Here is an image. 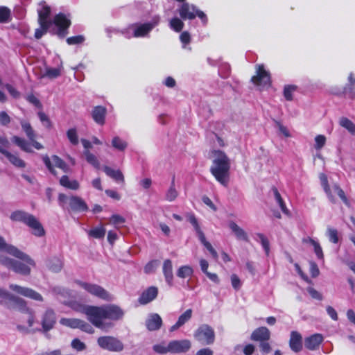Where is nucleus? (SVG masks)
Instances as JSON below:
<instances>
[{
    "label": "nucleus",
    "instance_id": "nucleus-1",
    "mask_svg": "<svg viewBox=\"0 0 355 355\" xmlns=\"http://www.w3.org/2000/svg\"><path fill=\"white\" fill-rule=\"evenodd\" d=\"M75 309L86 315L87 320L93 325L104 331H107L114 326L113 322L107 320H118L123 316V310L114 304L101 306L79 305Z\"/></svg>",
    "mask_w": 355,
    "mask_h": 355
},
{
    "label": "nucleus",
    "instance_id": "nucleus-2",
    "mask_svg": "<svg viewBox=\"0 0 355 355\" xmlns=\"http://www.w3.org/2000/svg\"><path fill=\"white\" fill-rule=\"evenodd\" d=\"M7 253L16 257L19 260L10 259L3 254H0V264L6 266L8 269L12 270L16 273L25 276L30 275L31 267L35 266V263L33 259L15 246L8 247Z\"/></svg>",
    "mask_w": 355,
    "mask_h": 355
},
{
    "label": "nucleus",
    "instance_id": "nucleus-3",
    "mask_svg": "<svg viewBox=\"0 0 355 355\" xmlns=\"http://www.w3.org/2000/svg\"><path fill=\"white\" fill-rule=\"evenodd\" d=\"M212 164L210 173L216 180L224 187H227L230 180L231 162L226 153L220 150H213L211 152Z\"/></svg>",
    "mask_w": 355,
    "mask_h": 355
},
{
    "label": "nucleus",
    "instance_id": "nucleus-4",
    "mask_svg": "<svg viewBox=\"0 0 355 355\" xmlns=\"http://www.w3.org/2000/svg\"><path fill=\"white\" fill-rule=\"evenodd\" d=\"M39 5L41 6L40 8L37 9L38 22L40 26L46 27L48 24L52 25L54 24L59 28L60 31L66 29L70 26V20L62 13L55 15L53 21L49 19L51 8L44 1H41Z\"/></svg>",
    "mask_w": 355,
    "mask_h": 355
},
{
    "label": "nucleus",
    "instance_id": "nucleus-5",
    "mask_svg": "<svg viewBox=\"0 0 355 355\" xmlns=\"http://www.w3.org/2000/svg\"><path fill=\"white\" fill-rule=\"evenodd\" d=\"M13 221L21 222L32 229V233L38 237L42 236L45 231L40 221L32 214L24 211L17 210L13 211L10 216Z\"/></svg>",
    "mask_w": 355,
    "mask_h": 355
},
{
    "label": "nucleus",
    "instance_id": "nucleus-6",
    "mask_svg": "<svg viewBox=\"0 0 355 355\" xmlns=\"http://www.w3.org/2000/svg\"><path fill=\"white\" fill-rule=\"evenodd\" d=\"M159 17H155L149 23L132 24L128 27L127 32L129 34L130 32L132 31V33L131 35H128V37H140L146 36L150 31L159 24Z\"/></svg>",
    "mask_w": 355,
    "mask_h": 355
},
{
    "label": "nucleus",
    "instance_id": "nucleus-7",
    "mask_svg": "<svg viewBox=\"0 0 355 355\" xmlns=\"http://www.w3.org/2000/svg\"><path fill=\"white\" fill-rule=\"evenodd\" d=\"M178 13L180 17L184 20H192L198 16L204 23L207 21L205 14L197 9L194 5L189 4V3H183L178 9Z\"/></svg>",
    "mask_w": 355,
    "mask_h": 355
},
{
    "label": "nucleus",
    "instance_id": "nucleus-8",
    "mask_svg": "<svg viewBox=\"0 0 355 355\" xmlns=\"http://www.w3.org/2000/svg\"><path fill=\"white\" fill-rule=\"evenodd\" d=\"M76 283L91 295L105 301L112 300V296L99 285L77 281Z\"/></svg>",
    "mask_w": 355,
    "mask_h": 355
},
{
    "label": "nucleus",
    "instance_id": "nucleus-9",
    "mask_svg": "<svg viewBox=\"0 0 355 355\" xmlns=\"http://www.w3.org/2000/svg\"><path fill=\"white\" fill-rule=\"evenodd\" d=\"M100 347L110 352H119L123 349V344L121 340L113 336H101L97 340Z\"/></svg>",
    "mask_w": 355,
    "mask_h": 355
},
{
    "label": "nucleus",
    "instance_id": "nucleus-10",
    "mask_svg": "<svg viewBox=\"0 0 355 355\" xmlns=\"http://www.w3.org/2000/svg\"><path fill=\"white\" fill-rule=\"evenodd\" d=\"M194 338L202 345L212 344L215 339L214 331L210 326L202 324L196 331Z\"/></svg>",
    "mask_w": 355,
    "mask_h": 355
},
{
    "label": "nucleus",
    "instance_id": "nucleus-11",
    "mask_svg": "<svg viewBox=\"0 0 355 355\" xmlns=\"http://www.w3.org/2000/svg\"><path fill=\"white\" fill-rule=\"evenodd\" d=\"M43 162L49 171L53 175H57L54 166L62 169L64 173H69L70 171V168L67 164L57 155H53L51 158L48 155H45L43 157Z\"/></svg>",
    "mask_w": 355,
    "mask_h": 355
},
{
    "label": "nucleus",
    "instance_id": "nucleus-12",
    "mask_svg": "<svg viewBox=\"0 0 355 355\" xmlns=\"http://www.w3.org/2000/svg\"><path fill=\"white\" fill-rule=\"evenodd\" d=\"M9 288L14 292L21 295L26 297L31 298L32 300L42 302L43 297L42 296L37 293V291H34L32 288H28V287H23L21 286H19L17 284H11L9 286Z\"/></svg>",
    "mask_w": 355,
    "mask_h": 355
},
{
    "label": "nucleus",
    "instance_id": "nucleus-13",
    "mask_svg": "<svg viewBox=\"0 0 355 355\" xmlns=\"http://www.w3.org/2000/svg\"><path fill=\"white\" fill-rule=\"evenodd\" d=\"M252 81L257 85L263 87L270 85V74L264 69L263 65L257 66V75L252 78Z\"/></svg>",
    "mask_w": 355,
    "mask_h": 355
},
{
    "label": "nucleus",
    "instance_id": "nucleus-14",
    "mask_svg": "<svg viewBox=\"0 0 355 355\" xmlns=\"http://www.w3.org/2000/svg\"><path fill=\"white\" fill-rule=\"evenodd\" d=\"M56 322V317L54 311L52 309H47L42 316L41 324L42 327V330L44 332H47L53 328Z\"/></svg>",
    "mask_w": 355,
    "mask_h": 355
},
{
    "label": "nucleus",
    "instance_id": "nucleus-15",
    "mask_svg": "<svg viewBox=\"0 0 355 355\" xmlns=\"http://www.w3.org/2000/svg\"><path fill=\"white\" fill-rule=\"evenodd\" d=\"M191 347L188 340H172L168 343V349L171 353H182L187 352Z\"/></svg>",
    "mask_w": 355,
    "mask_h": 355
},
{
    "label": "nucleus",
    "instance_id": "nucleus-16",
    "mask_svg": "<svg viewBox=\"0 0 355 355\" xmlns=\"http://www.w3.org/2000/svg\"><path fill=\"white\" fill-rule=\"evenodd\" d=\"M158 294V288L155 286H150L143 291L138 299L141 304H146L155 300Z\"/></svg>",
    "mask_w": 355,
    "mask_h": 355
},
{
    "label": "nucleus",
    "instance_id": "nucleus-17",
    "mask_svg": "<svg viewBox=\"0 0 355 355\" xmlns=\"http://www.w3.org/2000/svg\"><path fill=\"white\" fill-rule=\"evenodd\" d=\"M270 338V331L266 327H261L256 329L251 334L250 339L256 342L269 340Z\"/></svg>",
    "mask_w": 355,
    "mask_h": 355
},
{
    "label": "nucleus",
    "instance_id": "nucleus-18",
    "mask_svg": "<svg viewBox=\"0 0 355 355\" xmlns=\"http://www.w3.org/2000/svg\"><path fill=\"white\" fill-rule=\"evenodd\" d=\"M228 227L234 234L236 239L248 242L249 241V237L247 232L240 226H239L234 221H230Z\"/></svg>",
    "mask_w": 355,
    "mask_h": 355
},
{
    "label": "nucleus",
    "instance_id": "nucleus-19",
    "mask_svg": "<svg viewBox=\"0 0 355 355\" xmlns=\"http://www.w3.org/2000/svg\"><path fill=\"white\" fill-rule=\"evenodd\" d=\"M289 346L295 352H299L302 349V337L301 334L295 331L291 333Z\"/></svg>",
    "mask_w": 355,
    "mask_h": 355
},
{
    "label": "nucleus",
    "instance_id": "nucleus-20",
    "mask_svg": "<svg viewBox=\"0 0 355 355\" xmlns=\"http://www.w3.org/2000/svg\"><path fill=\"white\" fill-rule=\"evenodd\" d=\"M27 313H28V318L27 320L28 327H26L22 324H18L17 326V329L19 331L24 333V334L35 333L36 331H40L41 329H40L32 328L33 326V324L35 322V315H34L33 311L32 310H31Z\"/></svg>",
    "mask_w": 355,
    "mask_h": 355
},
{
    "label": "nucleus",
    "instance_id": "nucleus-21",
    "mask_svg": "<svg viewBox=\"0 0 355 355\" xmlns=\"http://www.w3.org/2000/svg\"><path fill=\"white\" fill-rule=\"evenodd\" d=\"M69 205L71 210L74 211H85L88 207L85 202L78 196H72L69 200Z\"/></svg>",
    "mask_w": 355,
    "mask_h": 355
},
{
    "label": "nucleus",
    "instance_id": "nucleus-22",
    "mask_svg": "<svg viewBox=\"0 0 355 355\" xmlns=\"http://www.w3.org/2000/svg\"><path fill=\"white\" fill-rule=\"evenodd\" d=\"M162 324V320L157 313L150 314L146 321V325L149 331L159 329Z\"/></svg>",
    "mask_w": 355,
    "mask_h": 355
},
{
    "label": "nucleus",
    "instance_id": "nucleus-23",
    "mask_svg": "<svg viewBox=\"0 0 355 355\" xmlns=\"http://www.w3.org/2000/svg\"><path fill=\"white\" fill-rule=\"evenodd\" d=\"M323 340L321 334H315L305 339V347L309 350L317 349Z\"/></svg>",
    "mask_w": 355,
    "mask_h": 355
},
{
    "label": "nucleus",
    "instance_id": "nucleus-24",
    "mask_svg": "<svg viewBox=\"0 0 355 355\" xmlns=\"http://www.w3.org/2000/svg\"><path fill=\"white\" fill-rule=\"evenodd\" d=\"M192 310L191 309L186 310L182 314H181L176 323L170 328V331H174L178 329L180 327L183 326L192 317Z\"/></svg>",
    "mask_w": 355,
    "mask_h": 355
},
{
    "label": "nucleus",
    "instance_id": "nucleus-25",
    "mask_svg": "<svg viewBox=\"0 0 355 355\" xmlns=\"http://www.w3.org/2000/svg\"><path fill=\"white\" fill-rule=\"evenodd\" d=\"M162 270L166 282L169 286H171L173 284V265L170 259H166L164 261Z\"/></svg>",
    "mask_w": 355,
    "mask_h": 355
},
{
    "label": "nucleus",
    "instance_id": "nucleus-26",
    "mask_svg": "<svg viewBox=\"0 0 355 355\" xmlns=\"http://www.w3.org/2000/svg\"><path fill=\"white\" fill-rule=\"evenodd\" d=\"M106 114V108L103 106H96L92 110V118L96 123L99 125L105 123V117Z\"/></svg>",
    "mask_w": 355,
    "mask_h": 355
},
{
    "label": "nucleus",
    "instance_id": "nucleus-27",
    "mask_svg": "<svg viewBox=\"0 0 355 355\" xmlns=\"http://www.w3.org/2000/svg\"><path fill=\"white\" fill-rule=\"evenodd\" d=\"M12 141L19 146L21 150L27 153H32L33 150L30 144L23 138L17 136H13L11 139Z\"/></svg>",
    "mask_w": 355,
    "mask_h": 355
},
{
    "label": "nucleus",
    "instance_id": "nucleus-28",
    "mask_svg": "<svg viewBox=\"0 0 355 355\" xmlns=\"http://www.w3.org/2000/svg\"><path fill=\"white\" fill-rule=\"evenodd\" d=\"M60 184L67 189L77 190L79 189V183L77 180H69L67 175H63L60 179Z\"/></svg>",
    "mask_w": 355,
    "mask_h": 355
},
{
    "label": "nucleus",
    "instance_id": "nucleus-29",
    "mask_svg": "<svg viewBox=\"0 0 355 355\" xmlns=\"http://www.w3.org/2000/svg\"><path fill=\"white\" fill-rule=\"evenodd\" d=\"M178 196V191L175 189V177L173 176L171 180V186L166 191L165 194V200L168 202L174 201Z\"/></svg>",
    "mask_w": 355,
    "mask_h": 355
},
{
    "label": "nucleus",
    "instance_id": "nucleus-30",
    "mask_svg": "<svg viewBox=\"0 0 355 355\" xmlns=\"http://www.w3.org/2000/svg\"><path fill=\"white\" fill-rule=\"evenodd\" d=\"M103 169L106 175L109 177L116 181H120L121 182H124L123 175L119 170L116 171L107 166H104Z\"/></svg>",
    "mask_w": 355,
    "mask_h": 355
},
{
    "label": "nucleus",
    "instance_id": "nucleus-31",
    "mask_svg": "<svg viewBox=\"0 0 355 355\" xmlns=\"http://www.w3.org/2000/svg\"><path fill=\"white\" fill-rule=\"evenodd\" d=\"M320 179L321 181L322 186L326 194L327 195L329 199L331 200V202H336L335 198L333 196V193L331 192V189L329 187V186L328 184L327 177L324 174L322 173L320 175Z\"/></svg>",
    "mask_w": 355,
    "mask_h": 355
},
{
    "label": "nucleus",
    "instance_id": "nucleus-32",
    "mask_svg": "<svg viewBox=\"0 0 355 355\" xmlns=\"http://www.w3.org/2000/svg\"><path fill=\"white\" fill-rule=\"evenodd\" d=\"M105 233V228L102 225L94 227L87 231L89 236L98 239L104 238Z\"/></svg>",
    "mask_w": 355,
    "mask_h": 355
},
{
    "label": "nucleus",
    "instance_id": "nucleus-33",
    "mask_svg": "<svg viewBox=\"0 0 355 355\" xmlns=\"http://www.w3.org/2000/svg\"><path fill=\"white\" fill-rule=\"evenodd\" d=\"M10 161V162L13 164L15 166L18 168H25L26 163L24 160L20 159L17 155L12 154L10 152L6 153L4 155Z\"/></svg>",
    "mask_w": 355,
    "mask_h": 355
},
{
    "label": "nucleus",
    "instance_id": "nucleus-34",
    "mask_svg": "<svg viewBox=\"0 0 355 355\" xmlns=\"http://www.w3.org/2000/svg\"><path fill=\"white\" fill-rule=\"evenodd\" d=\"M187 219L190 222V223L193 226V228L198 236V239H200L201 238L203 239V236H205L204 233L201 230V228L199 225V223L194 216L193 214H189L187 215Z\"/></svg>",
    "mask_w": 355,
    "mask_h": 355
},
{
    "label": "nucleus",
    "instance_id": "nucleus-35",
    "mask_svg": "<svg viewBox=\"0 0 355 355\" xmlns=\"http://www.w3.org/2000/svg\"><path fill=\"white\" fill-rule=\"evenodd\" d=\"M187 219L190 222V223L193 226V228L198 236V239H200L201 238L203 239V236H205L204 233L201 230V228L199 225V223L194 216L193 214H189L187 215Z\"/></svg>",
    "mask_w": 355,
    "mask_h": 355
},
{
    "label": "nucleus",
    "instance_id": "nucleus-36",
    "mask_svg": "<svg viewBox=\"0 0 355 355\" xmlns=\"http://www.w3.org/2000/svg\"><path fill=\"white\" fill-rule=\"evenodd\" d=\"M339 124L343 128L348 130V132L355 135V124L346 117H341L339 120Z\"/></svg>",
    "mask_w": 355,
    "mask_h": 355
},
{
    "label": "nucleus",
    "instance_id": "nucleus-37",
    "mask_svg": "<svg viewBox=\"0 0 355 355\" xmlns=\"http://www.w3.org/2000/svg\"><path fill=\"white\" fill-rule=\"evenodd\" d=\"M272 191H273V194L275 196V199L276 202H277V204L279 205V206L280 209H282V211H283V213L285 214L286 215L289 216L290 212H289L288 209L286 208V205L284 204V202L279 192L278 191L277 189L272 188Z\"/></svg>",
    "mask_w": 355,
    "mask_h": 355
},
{
    "label": "nucleus",
    "instance_id": "nucleus-38",
    "mask_svg": "<svg viewBox=\"0 0 355 355\" xmlns=\"http://www.w3.org/2000/svg\"><path fill=\"white\" fill-rule=\"evenodd\" d=\"M20 124L21 125L22 130L25 132L29 140H33L34 139H35L36 135L35 133V131L33 130L32 126L28 122L24 120H21Z\"/></svg>",
    "mask_w": 355,
    "mask_h": 355
},
{
    "label": "nucleus",
    "instance_id": "nucleus-39",
    "mask_svg": "<svg viewBox=\"0 0 355 355\" xmlns=\"http://www.w3.org/2000/svg\"><path fill=\"white\" fill-rule=\"evenodd\" d=\"M112 146L119 151H124L128 147V143L119 137L116 136L112 140Z\"/></svg>",
    "mask_w": 355,
    "mask_h": 355
},
{
    "label": "nucleus",
    "instance_id": "nucleus-40",
    "mask_svg": "<svg viewBox=\"0 0 355 355\" xmlns=\"http://www.w3.org/2000/svg\"><path fill=\"white\" fill-rule=\"evenodd\" d=\"M83 155L85 157L87 162L92 165L96 168L98 169L100 168V163L97 159V157L90 153L88 150H85L83 152Z\"/></svg>",
    "mask_w": 355,
    "mask_h": 355
},
{
    "label": "nucleus",
    "instance_id": "nucleus-41",
    "mask_svg": "<svg viewBox=\"0 0 355 355\" xmlns=\"http://www.w3.org/2000/svg\"><path fill=\"white\" fill-rule=\"evenodd\" d=\"M193 270L189 266H183L177 270V276L180 278L189 277L193 275Z\"/></svg>",
    "mask_w": 355,
    "mask_h": 355
},
{
    "label": "nucleus",
    "instance_id": "nucleus-42",
    "mask_svg": "<svg viewBox=\"0 0 355 355\" xmlns=\"http://www.w3.org/2000/svg\"><path fill=\"white\" fill-rule=\"evenodd\" d=\"M49 267L53 271L58 272L62 268V261L58 257H53L49 260Z\"/></svg>",
    "mask_w": 355,
    "mask_h": 355
},
{
    "label": "nucleus",
    "instance_id": "nucleus-43",
    "mask_svg": "<svg viewBox=\"0 0 355 355\" xmlns=\"http://www.w3.org/2000/svg\"><path fill=\"white\" fill-rule=\"evenodd\" d=\"M80 320V319L76 318H62L60 322L62 325L75 329L78 328Z\"/></svg>",
    "mask_w": 355,
    "mask_h": 355
},
{
    "label": "nucleus",
    "instance_id": "nucleus-44",
    "mask_svg": "<svg viewBox=\"0 0 355 355\" xmlns=\"http://www.w3.org/2000/svg\"><path fill=\"white\" fill-rule=\"evenodd\" d=\"M331 192L336 193L346 205L349 206V202L346 197L344 191L338 184H334L332 187Z\"/></svg>",
    "mask_w": 355,
    "mask_h": 355
},
{
    "label": "nucleus",
    "instance_id": "nucleus-45",
    "mask_svg": "<svg viewBox=\"0 0 355 355\" xmlns=\"http://www.w3.org/2000/svg\"><path fill=\"white\" fill-rule=\"evenodd\" d=\"M169 25L170 27L176 32H180L184 27L183 21L178 17L171 19Z\"/></svg>",
    "mask_w": 355,
    "mask_h": 355
},
{
    "label": "nucleus",
    "instance_id": "nucleus-46",
    "mask_svg": "<svg viewBox=\"0 0 355 355\" xmlns=\"http://www.w3.org/2000/svg\"><path fill=\"white\" fill-rule=\"evenodd\" d=\"M61 67L58 68H47L45 73L42 75L43 77L46 76L49 78H56L61 74Z\"/></svg>",
    "mask_w": 355,
    "mask_h": 355
},
{
    "label": "nucleus",
    "instance_id": "nucleus-47",
    "mask_svg": "<svg viewBox=\"0 0 355 355\" xmlns=\"http://www.w3.org/2000/svg\"><path fill=\"white\" fill-rule=\"evenodd\" d=\"M309 243L311 244L314 248V252L317 256V257L320 259H324V254L322 250V248L318 242L313 239L309 240Z\"/></svg>",
    "mask_w": 355,
    "mask_h": 355
},
{
    "label": "nucleus",
    "instance_id": "nucleus-48",
    "mask_svg": "<svg viewBox=\"0 0 355 355\" xmlns=\"http://www.w3.org/2000/svg\"><path fill=\"white\" fill-rule=\"evenodd\" d=\"M10 10L6 7H0V22L6 23L9 21Z\"/></svg>",
    "mask_w": 355,
    "mask_h": 355
},
{
    "label": "nucleus",
    "instance_id": "nucleus-49",
    "mask_svg": "<svg viewBox=\"0 0 355 355\" xmlns=\"http://www.w3.org/2000/svg\"><path fill=\"white\" fill-rule=\"evenodd\" d=\"M13 306H14V308H15L17 310H19V311L24 312V313H27L31 310L27 306L26 302L20 297L17 300V302L16 303H15V304Z\"/></svg>",
    "mask_w": 355,
    "mask_h": 355
},
{
    "label": "nucleus",
    "instance_id": "nucleus-50",
    "mask_svg": "<svg viewBox=\"0 0 355 355\" xmlns=\"http://www.w3.org/2000/svg\"><path fill=\"white\" fill-rule=\"evenodd\" d=\"M200 242L203 244V245L207 249V250L210 252V254L212 255V257L215 259H218V253L214 249L212 245L209 242H208L206 240L205 236H203V239H199Z\"/></svg>",
    "mask_w": 355,
    "mask_h": 355
},
{
    "label": "nucleus",
    "instance_id": "nucleus-51",
    "mask_svg": "<svg viewBox=\"0 0 355 355\" xmlns=\"http://www.w3.org/2000/svg\"><path fill=\"white\" fill-rule=\"evenodd\" d=\"M67 135L69 140L72 144L77 145L78 144L77 132L75 128H71L68 130L67 132Z\"/></svg>",
    "mask_w": 355,
    "mask_h": 355
},
{
    "label": "nucleus",
    "instance_id": "nucleus-52",
    "mask_svg": "<svg viewBox=\"0 0 355 355\" xmlns=\"http://www.w3.org/2000/svg\"><path fill=\"white\" fill-rule=\"evenodd\" d=\"M327 234L331 242L337 243L338 242V231L332 227H328L327 230Z\"/></svg>",
    "mask_w": 355,
    "mask_h": 355
},
{
    "label": "nucleus",
    "instance_id": "nucleus-53",
    "mask_svg": "<svg viewBox=\"0 0 355 355\" xmlns=\"http://www.w3.org/2000/svg\"><path fill=\"white\" fill-rule=\"evenodd\" d=\"M257 236L259 239V241L262 247L263 248L266 254L268 255L270 251V245L268 240L263 234L261 233L257 234Z\"/></svg>",
    "mask_w": 355,
    "mask_h": 355
},
{
    "label": "nucleus",
    "instance_id": "nucleus-54",
    "mask_svg": "<svg viewBox=\"0 0 355 355\" xmlns=\"http://www.w3.org/2000/svg\"><path fill=\"white\" fill-rule=\"evenodd\" d=\"M326 143V137L324 135H318L315 137V148L316 150H320L324 147Z\"/></svg>",
    "mask_w": 355,
    "mask_h": 355
},
{
    "label": "nucleus",
    "instance_id": "nucleus-55",
    "mask_svg": "<svg viewBox=\"0 0 355 355\" xmlns=\"http://www.w3.org/2000/svg\"><path fill=\"white\" fill-rule=\"evenodd\" d=\"M296 89V87L294 85L285 86L284 89V96L287 101L293 100V93Z\"/></svg>",
    "mask_w": 355,
    "mask_h": 355
},
{
    "label": "nucleus",
    "instance_id": "nucleus-56",
    "mask_svg": "<svg viewBox=\"0 0 355 355\" xmlns=\"http://www.w3.org/2000/svg\"><path fill=\"white\" fill-rule=\"evenodd\" d=\"M110 222L117 227L119 225L124 223L125 222V219L120 215L114 214L110 217Z\"/></svg>",
    "mask_w": 355,
    "mask_h": 355
},
{
    "label": "nucleus",
    "instance_id": "nucleus-57",
    "mask_svg": "<svg viewBox=\"0 0 355 355\" xmlns=\"http://www.w3.org/2000/svg\"><path fill=\"white\" fill-rule=\"evenodd\" d=\"M78 329L88 334H92L94 333V329L89 323L82 320H80Z\"/></svg>",
    "mask_w": 355,
    "mask_h": 355
},
{
    "label": "nucleus",
    "instance_id": "nucleus-58",
    "mask_svg": "<svg viewBox=\"0 0 355 355\" xmlns=\"http://www.w3.org/2000/svg\"><path fill=\"white\" fill-rule=\"evenodd\" d=\"M78 329L88 334H92L94 333V329L89 323L82 320H80Z\"/></svg>",
    "mask_w": 355,
    "mask_h": 355
},
{
    "label": "nucleus",
    "instance_id": "nucleus-59",
    "mask_svg": "<svg viewBox=\"0 0 355 355\" xmlns=\"http://www.w3.org/2000/svg\"><path fill=\"white\" fill-rule=\"evenodd\" d=\"M348 80H349L350 86L348 88L345 87V92H347L349 91V92L351 94L350 97L354 98L355 96V94L353 92L354 86L355 85V78L354 77V74L352 73H351L349 74Z\"/></svg>",
    "mask_w": 355,
    "mask_h": 355
},
{
    "label": "nucleus",
    "instance_id": "nucleus-60",
    "mask_svg": "<svg viewBox=\"0 0 355 355\" xmlns=\"http://www.w3.org/2000/svg\"><path fill=\"white\" fill-rule=\"evenodd\" d=\"M10 146V142L5 137H0V153L5 155L8 152L7 149Z\"/></svg>",
    "mask_w": 355,
    "mask_h": 355
},
{
    "label": "nucleus",
    "instance_id": "nucleus-61",
    "mask_svg": "<svg viewBox=\"0 0 355 355\" xmlns=\"http://www.w3.org/2000/svg\"><path fill=\"white\" fill-rule=\"evenodd\" d=\"M71 347L77 351H83L86 348L85 344L78 338L72 340Z\"/></svg>",
    "mask_w": 355,
    "mask_h": 355
},
{
    "label": "nucleus",
    "instance_id": "nucleus-62",
    "mask_svg": "<svg viewBox=\"0 0 355 355\" xmlns=\"http://www.w3.org/2000/svg\"><path fill=\"white\" fill-rule=\"evenodd\" d=\"M38 116L40 120L45 127L49 128L51 127V122L48 116L45 113L40 112H38Z\"/></svg>",
    "mask_w": 355,
    "mask_h": 355
},
{
    "label": "nucleus",
    "instance_id": "nucleus-63",
    "mask_svg": "<svg viewBox=\"0 0 355 355\" xmlns=\"http://www.w3.org/2000/svg\"><path fill=\"white\" fill-rule=\"evenodd\" d=\"M259 348L262 353L268 354L271 352V346L268 343V340H264L259 342Z\"/></svg>",
    "mask_w": 355,
    "mask_h": 355
},
{
    "label": "nucleus",
    "instance_id": "nucleus-64",
    "mask_svg": "<svg viewBox=\"0 0 355 355\" xmlns=\"http://www.w3.org/2000/svg\"><path fill=\"white\" fill-rule=\"evenodd\" d=\"M83 41L84 37L82 35L70 37L67 39V42L70 45L80 44Z\"/></svg>",
    "mask_w": 355,
    "mask_h": 355
}]
</instances>
